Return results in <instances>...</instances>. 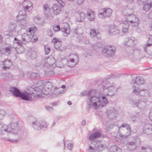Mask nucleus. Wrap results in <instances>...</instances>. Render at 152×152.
Instances as JSON below:
<instances>
[{"mask_svg": "<svg viewBox=\"0 0 152 152\" xmlns=\"http://www.w3.org/2000/svg\"><path fill=\"white\" fill-rule=\"evenodd\" d=\"M108 32L110 35H114L119 33L120 31L115 27L112 26L109 28Z\"/></svg>", "mask_w": 152, "mask_h": 152, "instance_id": "bb28decb", "label": "nucleus"}, {"mask_svg": "<svg viewBox=\"0 0 152 152\" xmlns=\"http://www.w3.org/2000/svg\"><path fill=\"white\" fill-rule=\"evenodd\" d=\"M26 17L25 12L24 10H20L18 12L17 16V19L18 20H21Z\"/></svg>", "mask_w": 152, "mask_h": 152, "instance_id": "b1692460", "label": "nucleus"}, {"mask_svg": "<svg viewBox=\"0 0 152 152\" xmlns=\"http://www.w3.org/2000/svg\"><path fill=\"white\" fill-rule=\"evenodd\" d=\"M116 110L113 107L109 108L107 111V118L109 119H114L116 118L117 114Z\"/></svg>", "mask_w": 152, "mask_h": 152, "instance_id": "f8f14e48", "label": "nucleus"}, {"mask_svg": "<svg viewBox=\"0 0 152 152\" xmlns=\"http://www.w3.org/2000/svg\"><path fill=\"white\" fill-rule=\"evenodd\" d=\"M10 129H9L10 132L15 134H19L20 136L21 134L20 131L19 130V127L17 122L11 123L10 124Z\"/></svg>", "mask_w": 152, "mask_h": 152, "instance_id": "1a4fd4ad", "label": "nucleus"}, {"mask_svg": "<svg viewBox=\"0 0 152 152\" xmlns=\"http://www.w3.org/2000/svg\"><path fill=\"white\" fill-rule=\"evenodd\" d=\"M44 48L45 54L46 55L48 54L49 53L50 51V48L49 47L45 46L44 47Z\"/></svg>", "mask_w": 152, "mask_h": 152, "instance_id": "de8ad7c7", "label": "nucleus"}, {"mask_svg": "<svg viewBox=\"0 0 152 152\" xmlns=\"http://www.w3.org/2000/svg\"><path fill=\"white\" fill-rule=\"evenodd\" d=\"M84 1V0H77V2L78 4L80 5L83 3Z\"/></svg>", "mask_w": 152, "mask_h": 152, "instance_id": "0e129e2a", "label": "nucleus"}, {"mask_svg": "<svg viewBox=\"0 0 152 152\" xmlns=\"http://www.w3.org/2000/svg\"><path fill=\"white\" fill-rule=\"evenodd\" d=\"M4 66L2 67L4 70L9 69L12 65V63L10 59H6L3 62Z\"/></svg>", "mask_w": 152, "mask_h": 152, "instance_id": "6ab92c4d", "label": "nucleus"}, {"mask_svg": "<svg viewBox=\"0 0 152 152\" xmlns=\"http://www.w3.org/2000/svg\"><path fill=\"white\" fill-rule=\"evenodd\" d=\"M101 133L99 132H94L93 133L90 134L88 139L90 140H92L98 138L101 136Z\"/></svg>", "mask_w": 152, "mask_h": 152, "instance_id": "393cba45", "label": "nucleus"}, {"mask_svg": "<svg viewBox=\"0 0 152 152\" xmlns=\"http://www.w3.org/2000/svg\"><path fill=\"white\" fill-rule=\"evenodd\" d=\"M61 30L65 34L64 35L65 36H67L70 32V27L69 25L66 24V25H64L63 27L61 28Z\"/></svg>", "mask_w": 152, "mask_h": 152, "instance_id": "5701e85b", "label": "nucleus"}, {"mask_svg": "<svg viewBox=\"0 0 152 152\" xmlns=\"http://www.w3.org/2000/svg\"><path fill=\"white\" fill-rule=\"evenodd\" d=\"M101 11L104 12V18L110 17L111 16L112 10L110 8H104L100 10Z\"/></svg>", "mask_w": 152, "mask_h": 152, "instance_id": "a211bd4d", "label": "nucleus"}, {"mask_svg": "<svg viewBox=\"0 0 152 152\" xmlns=\"http://www.w3.org/2000/svg\"><path fill=\"white\" fill-rule=\"evenodd\" d=\"M43 88L42 86L39 85V86L36 87L35 88H30L29 91L31 92L34 97L38 98L40 96V93L43 92Z\"/></svg>", "mask_w": 152, "mask_h": 152, "instance_id": "6e6552de", "label": "nucleus"}, {"mask_svg": "<svg viewBox=\"0 0 152 152\" xmlns=\"http://www.w3.org/2000/svg\"><path fill=\"white\" fill-rule=\"evenodd\" d=\"M16 25L15 23H10L9 25V30L10 32H13L15 31Z\"/></svg>", "mask_w": 152, "mask_h": 152, "instance_id": "e433bc0d", "label": "nucleus"}, {"mask_svg": "<svg viewBox=\"0 0 152 152\" xmlns=\"http://www.w3.org/2000/svg\"><path fill=\"white\" fill-rule=\"evenodd\" d=\"M146 0H138V3L139 4L142 5L146 1Z\"/></svg>", "mask_w": 152, "mask_h": 152, "instance_id": "4d7b16f0", "label": "nucleus"}, {"mask_svg": "<svg viewBox=\"0 0 152 152\" xmlns=\"http://www.w3.org/2000/svg\"><path fill=\"white\" fill-rule=\"evenodd\" d=\"M78 13L79 17L77 19V21L79 22H83L86 16V14L81 11L78 12Z\"/></svg>", "mask_w": 152, "mask_h": 152, "instance_id": "7c9ffc66", "label": "nucleus"}, {"mask_svg": "<svg viewBox=\"0 0 152 152\" xmlns=\"http://www.w3.org/2000/svg\"><path fill=\"white\" fill-rule=\"evenodd\" d=\"M95 92V90H91L88 91H83L81 93V96H87L88 97V99H89L90 97L92 96V94L93 95V94H94Z\"/></svg>", "mask_w": 152, "mask_h": 152, "instance_id": "cd10ccee", "label": "nucleus"}, {"mask_svg": "<svg viewBox=\"0 0 152 152\" xmlns=\"http://www.w3.org/2000/svg\"><path fill=\"white\" fill-rule=\"evenodd\" d=\"M129 27L128 26H122V32L123 33H126L129 29Z\"/></svg>", "mask_w": 152, "mask_h": 152, "instance_id": "c03bdc74", "label": "nucleus"}, {"mask_svg": "<svg viewBox=\"0 0 152 152\" xmlns=\"http://www.w3.org/2000/svg\"><path fill=\"white\" fill-rule=\"evenodd\" d=\"M98 148L100 150L102 151L104 148L106 147V145L103 144H100L98 145Z\"/></svg>", "mask_w": 152, "mask_h": 152, "instance_id": "603ef678", "label": "nucleus"}, {"mask_svg": "<svg viewBox=\"0 0 152 152\" xmlns=\"http://www.w3.org/2000/svg\"><path fill=\"white\" fill-rule=\"evenodd\" d=\"M53 28L54 31L55 32L61 30L60 26L58 25H57L56 26H54Z\"/></svg>", "mask_w": 152, "mask_h": 152, "instance_id": "09e8293b", "label": "nucleus"}, {"mask_svg": "<svg viewBox=\"0 0 152 152\" xmlns=\"http://www.w3.org/2000/svg\"><path fill=\"white\" fill-rule=\"evenodd\" d=\"M12 49V46H8L3 48L1 53L5 55L9 56L11 54V50Z\"/></svg>", "mask_w": 152, "mask_h": 152, "instance_id": "4be33fe9", "label": "nucleus"}, {"mask_svg": "<svg viewBox=\"0 0 152 152\" xmlns=\"http://www.w3.org/2000/svg\"><path fill=\"white\" fill-rule=\"evenodd\" d=\"M0 130L1 134H4V132H10L9 128H8V126L6 125H3L1 124H0Z\"/></svg>", "mask_w": 152, "mask_h": 152, "instance_id": "a878e982", "label": "nucleus"}, {"mask_svg": "<svg viewBox=\"0 0 152 152\" xmlns=\"http://www.w3.org/2000/svg\"><path fill=\"white\" fill-rule=\"evenodd\" d=\"M145 82L143 78L141 77H137L135 80H132L130 84L134 90L138 89L140 86L143 84Z\"/></svg>", "mask_w": 152, "mask_h": 152, "instance_id": "423d86ee", "label": "nucleus"}, {"mask_svg": "<svg viewBox=\"0 0 152 152\" xmlns=\"http://www.w3.org/2000/svg\"><path fill=\"white\" fill-rule=\"evenodd\" d=\"M141 152H151V148H145L142 147L141 149Z\"/></svg>", "mask_w": 152, "mask_h": 152, "instance_id": "79ce46f5", "label": "nucleus"}, {"mask_svg": "<svg viewBox=\"0 0 152 152\" xmlns=\"http://www.w3.org/2000/svg\"><path fill=\"white\" fill-rule=\"evenodd\" d=\"M14 44H17L18 46L21 47L20 48H18L17 51L18 53H20L24 52V49L23 48L21 47L22 45V44H23L22 41L21 40L18 39L16 38H15L14 39V41H13Z\"/></svg>", "mask_w": 152, "mask_h": 152, "instance_id": "2eb2a0df", "label": "nucleus"}, {"mask_svg": "<svg viewBox=\"0 0 152 152\" xmlns=\"http://www.w3.org/2000/svg\"><path fill=\"white\" fill-rule=\"evenodd\" d=\"M101 98H102V104L104 105V107L108 103V102L107 98L106 96H101Z\"/></svg>", "mask_w": 152, "mask_h": 152, "instance_id": "a19ab883", "label": "nucleus"}, {"mask_svg": "<svg viewBox=\"0 0 152 152\" xmlns=\"http://www.w3.org/2000/svg\"><path fill=\"white\" fill-rule=\"evenodd\" d=\"M46 83H47L46 85L45 86V88H44L43 89V92H42L45 95H47L49 93V91L51 90L52 87V85L51 83L49 82H47Z\"/></svg>", "mask_w": 152, "mask_h": 152, "instance_id": "aec40b11", "label": "nucleus"}, {"mask_svg": "<svg viewBox=\"0 0 152 152\" xmlns=\"http://www.w3.org/2000/svg\"><path fill=\"white\" fill-rule=\"evenodd\" d=\"M52 9L54 14L57 15L59 14L61 12V8L56 4H54L52 6Z\"/></svg>", "mask_w": 152, "mask_h": 152, "instance_id": "c756f323", "label": "nucleus"}, {"mask_svg": "<svg viewBox=\"0 0 152 152\" xmlns=\"http://www.w3.org/2000/svg\"><path fill=\"white\" fill-rule=\"evenodd\" d=\"M61 7H63L65 5V3L62 0H56Z\"/></svg>", "mask_w": 152, "mask_h": 152, "instance_id": "3c124183", "label": "nucleus"}, {"mask_svg": "<svg viewBox=\"0 0 152 152\" xmlns=\"http://www.w3.org/2000/svg\"><path fill=\"white\" fill-rule=\"evenodd\" d=\"M21 38L23 44H26L31 41V39L29 36L26 33L23 34L22 35Z\"/></svg>", "mask_w": 152, "mask_h": 152, "instance_id": "c85d7f7f", "label": "nucleus"}, {"mask_svg": "<svg viewBox=\"0 0 152 152\" xmlns=\"http://www.w3.org/2000/svg\"><path fill=\"white\" fill-rule=\"evenodd\" d=\"M7 141H10L11 142H17L18 141V140H12V139H7Z\"/></svg>", "mask_w": 152, "mask_h": 152, "instance_id": "e2e57ef3", "label": "nucleus"}, {"mask_svg": "<svg viewBox=\"0 0 152 152\" xmlns=\"http://www.w3.org/2000/svg\"><path fill=\"white\" fill-rule=\"evenodd\" d=\"M48 34L51 37H53L54 35V33L51 29H48L47 31Z\"/></svg>", "mask_w": 152, "mask_h": 152, "instance_id": "8fccbe9b", "label": "nucleus"}, {"mask_svg": "<svg viewBox=\"0 0 152 152\" xmlns=\"http://www.w3.org/2000/svg\"><path fill=\"white\" fill-rule=\"evenodd\" d=\"M46 108L47 110L50 111L53 110V109L52 107H50L49 106H46L45 107Z\"/></svg>", "mask_w": 152, "mask_h": 152, "instance_id": "680f3d73", "label": "nucleus"}, {"mask_svg": "<svg viewBox=\"0 0 152 152\" xmlns=\"http://www.w3.org/2000/svg\"><path fill=\"white\" fill-rule=\"evenodd\" d=\"M9 91L12 93L14 96L16 97H20L21 93L19 89L15 87H11Z\"/></svg>", "mask_w": 152, "mask_h": 152, "instance_id": "f3484780", "label": "nucleus"}, {"mask_svg": "<svg viewBox=\"0 0 152 152\" xmlns=\"http://www.w3.org/2000/svg\"><path fill=\"white\" fill-rule=\"evenodd\" d=\"M115 52L114 47L111 46L105 47L102 50V53L104 56L111 57L114 56Z\"/></svg>", "mask_w": 152, "mask_h": 152, "instance_id": "0eeeda50", "label": "nucleus"}, {"mask_svg": "<svg viewBox=\"0 0 152 152\" xmlns=\"http://www.w3.org/2000/svg\"><path fill=\"white\" fill-rule=\"evenodd\" d=\"M72 146L73 145L72 144H68L67 146V148L68 149L71 150L72 149Z\"/></svg>", "mask_w": 152, "mask_h": 152, "instance_id": "052dcab7", "label": "nucleus"}, {"mask_svg": "<svg viewBox=\"0 0 152 152\" xmlns=\"http://www.w3.org/2000/svg\"><path fill=\"white\" fill-rule=\"evenodd\" d=\"M133 92L136 94L140 95L141 96L147 97L149 96L148 91L145 89H141L139 88L138 89H134Z\"/></svg>", "mask_w": 152, "mask_h": 152, "instance_id": "9d476101", "label": "nucleus"}, {"mask_svg": "<svg viewBox=\"0 0 152 152\" xmlns=\"http://www.w3.org/2000/svg\"><path fill=\"white\" fill-rule=\"evenodd\" d=\"M38 37L36 35H33L32 37V40L33 42H36L38 39Z\"/></svg>", "mask_w": 152, "mask_h": 152, "instance_id": "864d4df0", "label": "nucleus"}, {"mask_svg": "<svg viewBox=\"0 0 152 152\" xmlns=\"http://www.w3.org/2000/svg\"><path fill=\"white\" fill-rule=\"evenodd\" d=\"M110 152H121V149L116 146L114 145L111 147L110 149Z\"/></svg>", "mask_w": 152, "mask_h": 152, "instance_id": "4c0bfd02", "label": "nucleus"}, {"mask_svg": "<svg viewBox=\"0 0 152 152\" xmlns=\"http://www.w3.org/2000/svg\"><path fill=\"white\" fill-rule=\"evenodd\" d=\"M5 114L4 111L3 110H0V115L1 116V119H2L4 116V115Z\"/></svg>", "mask_w": 152, "mask_h": 152, "instance_id": "6e6d98bb", "label": "nucleus"}, {"mask_svg": "<svg viewBox=\"0 0 152 152\" xmlns=\"http://www.w3.org/2000/svg\"><path fill=\"white\" fill-rule=\"evenodd\" d=\"M90 34L91 37H94L97 35V33L96 32V31L94 29H92L90 30Z\"/></svg>", "mask_w": 152, "mask_h": 152, "instance_id": "37998d69", "label": "nucleus"}, {"mask_svg": "<svg viewBox=\"0 0 152 152\" xmlns=\"http://www.w3.org/2000/svg\"><path fill=\"white\" fill-rule=\"evenodd\" d=\"M87 13L88 18L90 21L93 20L95 18L94 12L91 10H89L88 11Z\"/></svg>", "mask_w": 152, "mask_h": 152, "instance_id": "2f4dec72", "label": "nucleus"}, {"mask_svg": "<svg viewBox=\"0 0 152 152\" xmlns=\"http://www.w3.org/2000/svg\"><path fill=\"white\" fill-rule=\"evenodd\" d=\"M30 124L35 129L38 130L45 129L47 127L48 124L44 120L39 121L37 119H35L34 117H31Z\"/></svg>", "mask_w": 152, "mask_h": 152, "instance_id": "7ed1b4c3", "label": "nucleus"}, {"mask_svg": "<svg viewBox=\"0 0 152 152\" xmlns=\"http://www.w3.org/2000/svg\"><path fill=\"white\" fill-rule=\"evenodd\" d=\"M128 21L127 20H125L123 22V26H129V22H128Z\"/></svg>", "mask_w": 152, "mask_h": 152, "instance_id": "13d9d810", "label": "nucleus"}, {"mask_svg": "<svg viewBox=\"0 0 152 152\" xmlns=\"http://www.w3.org/2000/svg\"><path fill=\"white\" fill-rule=\"evenodd\" d=\"M130 134H127L126 135H121L120 137H121L123 138H126L128 137V136Z\"/></svg>", "mask_w": 152, "mask_h": 152, "instance_id": "69168bd1", "label": "nucleus"}, {"mask_svg": "<svg viewBox=\"0 0 152 152\" xmlns=\"http://www.w3.org/2000/svg\"><path fill=\"white\" fill-rule=\"evenodd\" d=\"M134 51L132 50H131L130 53H128L129 55V57L130 59H132V60H134Z\"/></svg>", "mask_w": 152, "mask_h": 152, "instance_id": "49530a36", "label": "nucleus"}, {"mask_svg": "<svg viewBox=\"0 0 152 152\" xmlns=\"http://www.w3.org/2000/svg\"><path fill=\"white\" fill-rule=\"evenodd\" d=\"M132 103L134 106L139 107L142 109H145V108L146 104L144 102L138 100L135 102V101L132 100Z\"/></svg>", "mask_w": 152, "mask_h": 152, "instance_id": "4468645a", "label": "nucleus"}, {"mask_svg": "<svg viewBox=\"0 0 152 152\" xmlns=\"http://www.w3.org/2000/svg\"><path fill=\"white\" fill-rule=\"evenodd\" d=\"M125 18L134 27L137 26L140 23L139 18L133 14H127L125 15Z\"/></svg>", "mask_w": 152, "mask_h": 152, "instance_id": "39448f33", "label": "nucleus"}, {"mask_svg": "<svg viewBox=\"0 0 152 152\" xmlns=\"http://www.w3.org/2000/svg\"><path fill=\"white\" fill-rule=\"evenodd\" d=\"M96 91L92 94L90 97L89 100L91 104H88L86 108V110L89 111L90 110V107L91 106L94 107L95 109H97L99 107H103L104 105L102 104V101L101 99V96L99 95L97 96L96 95Z\"/></svg>", "mask_w": 152, "mask_h": 152, "instance_id": "f257e3e1", "label": "nucleus"}, {"mask_svg": "<svg viewBox=\"0 0 152 152\" xmlns=\"http://www.w3.org/2000/svg\"><path fill=\"white\" fill-rule=\"evenodd\" d=\"M37 29L35 27H31L29 28L28 31L29 32L34 33L37 30Z\"/></svg>", "mask_w": 152, "mask_h": 152, "instance_id": "a18cd8bd", "label": "nucleus"}, {"mask_svg": "<svg viewBox=\"0 0 152 152\" xmlns=\"http://www.w3.org/2000/svg\"><path fill=\"white\" fill-rule=\"evenodd\" d=\"M124 44L128 47H133L137 43V41L135 39L134 37H129L125 39Z\"/></svg>", "mask_w": 152, "mask_h": 152, "instance_id": "9b49d317", "label": "nucleus"}, {"mask_svg": "<svg viewBox=\"0 0 152 152\" xmlns=\"http://www.w3.org/2000/svg\"><path fill=\"white\" fill-rule=\"evenodd\" d=\"M52 42L54 44V47L56 49H59L61 46V41L59 39L54 38L52 40Z\"/></svg>", "mask_w": 152, "mask_h": 152, "instance_id": "412c9836", "label": "nucleus"}, {"mask_svg": "<svg viewBox=\"0 0 152 152\" xmlns=\"http://www.w3.org/2000/svg\"><path fill=\"white\" fill-rule=\"evenodd\" d=\"M30 77L32 80L37 79L39 80L40 78V75L37 73L33 72L30 74Z\"/></svg>", "mask_w": 152, "mask_h": 152, "instance_id": "c9c22d12", "label": "nucleus"}, {"mask_svg": "<svg viewBox=\"0 0 152 152\" xmlns=\"http://www.w3.org/2000/svg\"><path fill=\"white\" fill-rule=\"evenodd\" d=\"M96 144V142L95 141H93L91 142L89 146V152H93L94 151V148H95V147H96V146L94 145Z\"/></svg>", "mask_w": 152, "mask_h": 152, "instance_id": "58836bf2", "label": "nucleus"}, {"mask_svg": "<svg viewBox=\"0 0 152 152\" xmlns=\"http://www.w3.org/2000/svg\"><path fill=\"white\" fill-rule=\"evenodd\" d=\"M140 144V139L137 137L134 141L128 142L126 143L127 149L129 151H132L135 150Z\"/></svg>", "mask_w": 152, "mask_h": 152, "instance_id": "20e7f679", "label": "nucleus"}, {"mask_svg": "<svg viewBox=\"0 0 152 152\" xmlns=\"http://www.w3.org/2000/svg\"><path fill=\"white\" fill-rule=\"evenodd\" d=\"M150 41H151V43H148L147 44V45H146V46L147 47H148V46H151V45H152V40L150 39H149V42H150Z\"/></svg>", "mask_w": 152, "mask_h": 152, "instance_id": "338daca9", "label": "nucleus"}, {"mask_svg": "<svg viewBox=\"0 0 152 152\" xmlns=\"http://www.w3.org/2000/svg\"><path fill=\"white\" fill-rule=\"evenodd\" d=\"M152 4L150 3L145 4L143 7V10L145 11H148L151 7Z\"/></svg>", "mask_w": 152, "mask_h": 152, "instance_id": "ea45409f", "label": "nucleus"}, {"mask_svg": "<svg viewBox=\"0 0 152 152\" xmlns=\"http://www.w3.org/2000/svg\"><path fill=\"white\" fill-rule=\"evenodd\" d=\"M115 84H113L112 86H110V84L107 82V80L105 78L102 81V84L101 85V87L103 89H107L109 93L107 95L110 96H113L115 95V92H117L118 88H117L115 87Z\"/></svg>", "mask_w": 152, "mask_h": 152, "instance_id": "f03ea898", "label": "nucleus"}, {"mask_svg": "<svg viewBox=\"0 0 152 152\" xmlns=\"http://www.w3.org/2000/svg\"><path fill=\"white\" fill-rule=\"evenodd\" d=\"M43 7L44 10V13L45 16L48 18H49L50 15L49 14H48L50 10V8L48 6V4H45L44 5Z\"/></svg>", "mask_w": 152, "mask_h": 152, "instance_id": "f704fd0d", "label": "nucleus"}, {"mask_svg": "<svg viewBox=\"0 0 152 152\" xmlns=\"http://www.w3.org/2000/svg\"><path fill=\"white\" fill-rule=\"evenodd\" d=\"M101 12L98 14V16L99 18H104V12L101 11Z\"/></svg>", "mask_w": 152, "mask_h": 152, "instance_id": "bf43d9fd", "label": "nucleus"}, {"mask_svg": "<svg viewBox=\"0 0 152 152\" xmlns=\"http://www.w3.org/2000/svg\"><path fill=\"white\" fill-rule=\"evenodd\" d=\"M27 56L29 57L32 59H35L37 57L36 52L34 51H29L28 52Z\"/></svg>", "mask_w": 152, "mask_h": 152, "instance_id": "473e14b6", "label": "nucleus"}, {"mask_svg": "<svg viewBox=\"0 0 152 152\" xmlns=\"http://www.w3.org/2000/svg\"><path fill=\"white\" fill-rule=\"evenodd\" d=\"M149 117L150 120L152 121V110L149 113Z\"/></svg>", "mask_w": 152, "mask_h": 152, "instance_id": "774afa93", "label": "nucleus"}, {"mask_svg": "<svg viewBox=\"0 0 152 152\" xmlns=\"http://www.w3.org/2000/svg\"><path fill=\"white\" fill-rule=\"evenodd\" d=\"M32 96L33 95L31 91L29 93L26 92L21 93L19 97L23 100L31 101L32 100Z\"/></svg>", "mask_w": 152, "mask_h": 152, "instance_id": "ddd939ff", "label": "nucleus"}, {"mask_svg": "<svg viewBox=\"0 0 152 152\" xmlns=\"http://www.w3.org/2000/svg\"><path fill=\"white\" fill-rule=\"evenodd\" d=\"M121 127H125L127 131L126 133L130 134L131 132V127L129 124H128L126 123H124L122 124L120 127H119V129H120Z\"/></svg>", "mask_w": 152, "mask_h": 152, "instance_id": "72a5a7b5", "label": "nucleus"}, {"mask_svg": "<svg viewBox=\"0 0 152 152\" xmlns=\"http://www.w3.org/2000/svg\"><path fill=\"white\" fill-rule=\"evenodd\" d=\"M143 132L147 135L152 134V124H146L143 128Z\"/></svg>", "mask_w": 152, "mask_h": 152, "instance_id": "dca6fc26", "label": "nucleus"}, {"mask_svg": "<svg viewBox=\"0 0 152 152\" xmlns=\"http://www.w3.org/2000/svg\"><path fill=\"white\" fill-rule=\"evenodd\" d=\"M26 23L23 22L22 23L19 25V26L22 29L26 27Z\"/></svg>", "mask_w": 152, "mask_h": 152, "instance_id": "5fc2aeb1", "label": "nucleus"}]
</instances>
